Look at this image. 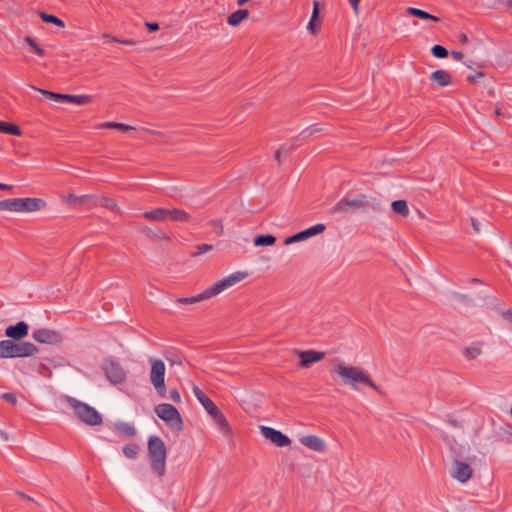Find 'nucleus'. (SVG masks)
Returning <instances> with one entry per match:
<instances>
[{
    "label": "nucleus",
    "instance_id": "nucleus-26",
    "mask_svg": "<svg viewBox=\"0 0 512 512\" xmlns=\"http://www.w3.org/2000/svg\"><path fill=\"white\" fill-rule=\"evenodd\" d=\"M482 352V342L472 343L469 347L465 348L463 351L464 356L468 360H473L477 358Z\"/></svg>",
    "mask_w": 512,
    "mask_h": 512
},
{
    "label": "nucleus",
    "instance_id": "nucleus-9",
    "mask_svg": "<svg viewBox=\"0 0 512 512\" xmlns=\"http://www.w3.org/2000/svg\"><path fill=\"white\" fill-rule=\"evenodd\" d=\"M247 273L246 272H241V271H237V272H234L232 274H230L229 276L217 281L216 283H214L210 288H211V293L215 295L221 293L223 290L241 282L242 280H244L246 277H247Z\"/></svg>",
    "mask_w": 512,
    "mask_h": 512
},
{
    "label": "nucleus",
    "instance_id": "nucleus-61",
    "mask_svg": "<svg viewBox=\"0 0 512 512\" xmlns=\"http://www.w3.org/2000/svg\"><path fill=\"white\" fill-rule=\"evenodd\" d=\"M0 436H2L4 438V440L8 439V437L2 431H0Z\"/></svg>",
    "mask_w": 512,
    "mask_h": 512
},
{
    "label": "nucleus",
    "instance_id": "nucleus-42",
    "mask_svg": "<svg viewBox=\"0 0 512 512\" xmlns=\"http://www.w3.org/2000/svg\"><path fill=\"white\" fill-rule=\"evenodd\" d=\"M165 358L167 361H169L170 363L172 364H176V365H181L182 364V359L179 355H177L176 353H165Z\"/></svg>",
    "mask_w": 512,
    "mask_h": 512
},
{
    "label": "nucleus",
    "instance_id": "nucleus-64",
    "mask_svg": "<svg viewBox=\"0 0 512 512\" xmlns=\"http://www.w3.org/2000/svg\"><path fill=\"white\" fill-rule=\"evenodd\" d=\"M509 5L512 7V0L509 1Z\"/></svg>",
    "mask_w": 512,
    "mask_h": 512
},
{
    "label": "nucleus",
    "instance_id": "nucleus-22",
    "mask_svg": "<svg viewBox=\"0 0 512 512\" xmlns=\"http://www.w3.org/2000/svg\"><path fill=\"white\" fill-rule=\"evenodd\" d=\"M248 17L249 11L247 9H239L234 11L227 17V24L232 27H236Z\"/></svg>",
    "mask_w": 512,
    "mask_h": 512
},
{
    "label": "nucleus",
    "instance_id": "nucleus-28",
    "mask_svg": "<svg viewBox=\"0 0 512 512\" xmlns=\"http://www.w3.org/2000/svg\"><path fill=\"white\" fill-rule=\"evenodd\" d=\"M391 209L395 214H398L402 217H407L409 215V208L405 200L393 201L391 203Z\"/></svg>",
    "mask_w": 512,
    "mask_h": 512
},
{
    "label": "nucleus",
    "instance_id": "nucleus-1",
    "mask_svg": "<svg viewBox=\"0 0 512 512\" xmlns=\"http://www.w3.org/2000/svg\"><path fill=\"white\" fill-rule=\"evenodd\" d=\"M334 371L342 378L345 384L351 385L356 389V384H364L371 387L379 394H383L382 390L372 380L370 375L362 368L357 366H346L340 363L335 366Z\"/></svg>",
    "mask_w": 512,
    "mask_h": 512
},
{
    "label": "nucleus",
    "instance_id": "nucleus-17",
    "mask_svg": "<svg viewBox=\"0 0 512 512\" xmlns=\"http://www.w3.org/2000/svg\"><path fill=\"white\" fill-rule=\"evenodd\" d=\"M193 393L198 401L203 405L209 415L215 413L218 407L199 387L194 386Z\"/></svg>",
    "mask_w": 512,
    "mask_h": 512
},
{
    "label": "nucleus",
    "instance_id": "nucleus-27",
    "mask_svg": "<svg viewBox=\"0 0 512 512\" xmlns=\"http://www.w3.org/2000/svg\"><path fill=\"white\" fill-rule=\"evenodd\" d=\"M0 211L19 212V198L0 200Z\"/></svg>",
    "mask_w": 512,
    "mask_h": 512
},
{
    "label": "nucleus",
    "instance_id": "nucleus-3",
    "mask_svg": "<svg viewBox=\"0 0 512 512\" xmlns=\"http://www.w3.org/2000/svg\"><path fill=\"white\" fill-rule=\"evenodd\" d=\"M66 401L73 408L78 419L86 425L97 426L102 424L101 414L92 406L70 396H66Z\"/></svg>",
    "mask_w": 512,
    "mask_h": 512
},
{
    "label": "nucleus",
    "instance_id": "nucleus-40",
    "mask_svg": "<svg viewBox=\"0 0 512 512\" xmlns=\"http://www.w3.org/2000/svg\"><path fill=\"white\" fill-rule=\"evenodd\" d=\"M25 42L34 50V52L37 55H39L41 57L44 56V54H45L44 49L42 47H40L33 38L27 36L25 38Z\"/></svg>",
    "mask_w": 512,
    "mask_h": 512
},
{
    "label": "nucleus",
    "instance_id": "nucleus-36",
    "mask_svg": "<svg viewBox=\"0 0 512 512\" xmlns=\"http://www.w3.org/2000/svg\"><path fill=\"white\" fill-rule=\"evenodd\" d=\"M33 89L39 91L42 95H44L49 100H53V101L61 102V103L65 102L66 94L56 93V92H52V91H48V90H44V89H38L35 87H33Z\"/></svg>",
    "mask_w": 512,
    "mask_h": 512
},
{
    "label": "nucleus",
    "instance_id": "nucleus-39",
    "mask_svg": "<svg viewBox=\"0 0 512 512\" xmlns=\"http://www.w3.org/2000/svg\"><path fill=\"white\" fill-rule=\"evenodd\" d=\"M407 13L411 16H414V17H417V18H420V19H424V20H427L428 17H429V13L424 11V10H421L419 8H414V7H408L407 8Z\"/></svg>",
    "mask_w": 512,
    "mask_h": 512
},
{
    "label": "nucleus",
    "instance_id": "nucleus-38",
    "mask_svg": "<svg viewBox=\"0 0 512 512\" xmlns=\"http://www.w3.org/2000/svg\"><path fill=\"white\" fill-rule=\"evenodd\" d=\"M431 53L435 58L443 59L448 56V50L442 45H434L431 48Z\"/></svg>",
    "mask_w": 512,
    "mask_h": 512
},
{
    "label": "nucleus",
    "instance_id": "nucleus-57",
    "mask_svg": "<svg viewBox=\"0 0 512 512\" xmlns=\"http://www.w3.org/2000/svg\"><path fill=\"white\" fill-rule=\"evenodd\" d=\"M12 189V186L11 185H8V184H4V183H0V190H11Z\"/></svg>",
    "mask_w": 512,
    "mask_h": 512
},
{
    "label": "nucleus",
    "instance_id": "nucleus-58",
    "mask_svg": "<svg viewBox=\"0 0 512 512\" xmlns=\"http://www.w3.org/2000/svg\"><path fill=\"white\" fill-rule=\"evenodd\" d=\"M427 20H432V21H434V22H439V21H440V18H439V17H437V16H435V15H432V14H430V13H429V17H428V19H427Z\"/></svg>",
    "mask_w": 512,
    "mask_h": 512
},
{
    "label": "nucleus",
    "instance_id": "nucleus-50",
    "mask_svg": "<svg viewBox=\"0 0 512 512\" xmlns=\"http://www.w3.org/2000/svg\"><path fill=\"white\" fill-rule=\"evenodd\" d=\"M484 74L482 72L477 73L476 75H469L467 77V81L470 83H474L478 78L483 77Z\"/></svg>",
    "mask_w": 512,
    "mask_h": 512
},
{
    "label": "nucleus",
    "instance_id": "nucleus-44",
    "mask_svg": "<svg viewBox=\"0 0 512 512\" xmlns=\"http://www.w3.org/2000/svg\"><path fill=\"white\" fill-rule=\"evenodd\" d=\"M290 152L289 148L280 147L277 149L274 153V159L277 161V163L280 165L282 163L281 161V155L284 153L287 155Z\"/></svg>",
    "mask_w": 512,
    "mask_h": 512
},
{
    "label": "nucleus",
    "instance_id": "nucleus-6",
    "mask_svg": "<svg viewBox=\"0 0 512 512\" xmlns=\"http://www.w3.org/2000/svg\"><path fill=\"white\" fill-rule=\"evenodd\" d=\"M155 413L170 428L176 431H182L183 421L177 408L169 403H161L155 407Z\"/></svg>",
    "mask_w": 512,
    "mask_h": 512
},
{
    "label": "nucleus",
    "instance_id": "nucleus-32",
    "mask_svg": "<svg viewBox=\"0 0 512 512\" xmlns=\"http://www.w3.org/2000/svg\"><path fill=\"white\" fill-rule=\"evenodd\" d=\"M168 212V218H170L173 221L186 223L190 219V215L184 210L172 209L168 210Z\"/></svg>",
    "mask_w": 512,
    "mask_h": 512
},
{
    "label": "nucleus",
    "instance_id": "nucleus-48",
    "mask_svg": "<svg viewBox=\"0 0 512 512\" xmlns=\"http://www.w3.org/2000/svg\"><path fill=\"white\" fill-rule=\"evenodd\" d=\"M102 201H103V206L106 207V208L114 210L117 207L116 202L114 200H112V199L103 198Z\"/></svg>",
    "mask_w": 512,
    "mask_h": 512
},
{
    "label": "nucleus",
    "instance_id": "nucleus-52",
    "mask_svg": "<svg viewBox=\"0 0 512 512\" xmlns=\"http://www.w3.org/2000/svg\"><path fill=\"white\" fill-rule=\"evenodd\" d=\"M451 55L456 60H462L464 57V54L460 51H452Z\"/></svg>",
    "mask_w": 512,
    "mask_h": 512
},
{
    "label": "nucleus",
    "instance_id": "nucleus-24",
    "mask_svg": "<svg viewBox=\"0 0 512 512\" xmlns=\"http://www.w3.org/2000/svg\"><path fill=\"white\" fill-rule=\"evenodd\" d=\"M89 199H94V196L93 195H87V194L86 195L77 196V195H75L73 193H69L67 195V198H66L65 202L69 206L75 208V207L84 205Z\"/></svg>",
    "mask_w": 512,
    "mask_h": 512
},
{
    "label": "nucleus",
    "instance_id": "nucleus-43",
    "mask_svg": "<svg viewBox=\"0 0 512 512\" xmlns=\"http://www.w3.org/2000/svg\"><path fill=\"white\" fill-rule=\"evenodd\" d=\"M1 398L10 403L11 405H16L17 404V397L14 393H11V392H5V393H2L1 394Z\"/></svg>",
    "mask_w": 512,
    "mask_h": 512
},
{
    "label": "nucleus",
    "instance_id": "nucleus-41",
    "mask_svg": "<svg viewBox=\"0 0 512 512\" xmlns=\"http://www.w3.org/2000/svg\"><path fill=\"white\" fill-rule=\"evenodd\" d=\"M103 38L107 39L109 41L117 42V43H120V44H123V45H127V46H132V45L136 44V41L133 40V39H118V38H116L114 36H111L109 34H104Z\"/></svg>",
    "mask_w": 512,
    "mask_h": 512
},
{
    "label": "nucleus",
    "instance_id": "nucleus-47",
    "mask_svg": "<svg viewBox=\"0 0 512 512\" xmlns=\"http://www.w3.org/2000/svg\"><path fill=\"white\" fill-rule=\"evenodd\" d=\"M210 225L212 227L218 229L217 230V234L218 235H222L223 234V225H222V221L221 220H218V219L212 220V221H210Z\"/></svg>",
    "mask_w": 512,
    "mask_h": 512
},
{
    "label": "nucleus",
    "instance_id": "nucleus-45",
    "mask_svg": "<svg viewBox=\"0 0 512 512\" xmlns=\"http://www.w3.org/2000/svg\"><path fill=\"white\" fill-rule=\"evenodd\" d=\"M212 248H213V246L210 245V244H200V245H197L196 246L197 252L193 253V255L194 256L201 255V254L211 250Z\"/></svg>",
    "mask_w": 512,
    "mask_h": 512
},
{
    "label": "nucleus",
    "instance_id": "nucleus-37",
    "mask_svg": "<svg viewBox=\"0 0 512 512\" xmlns=\"http://www.w3.org/2000/svg\"><path fill=\"white\" fill-rule=\"evenodd\" d=\"M139 453V446L135 443L126 444L123 447V454L129 459H135Z\"/></svg>",
    "mask_w": 512,
    "mask_h": 512
},
{
    "label": "nucleus",
    "instance_id": "nucleus-7",
    "mask_svg": "<svg viewBox=\"0 0 512 512\" xmlns=\"http://www.w3.org/2000/svg\"><path fill=\"white\" fill-rule=\"evenodd\" d=\"M150 381L159 397H166L165 364L160 359L151 358Z\"/></svg>",
    "mask_w": 512,
    "mask_h": 512
},
{
    "label": "nucleus",
    "instance_id": "nucleus-19",
    "mask_svg": "<svg viewBox=\"0 0 512 512\" xmlns=\"http://www.w3.org/2000/svg\"><path fill=\"white\" fill-rule=\"evenodd\" d=\"M430 81L436 83L440 87H446L451 84V74L443 69L436 70L430 74Z\"/></svg>",
    "mask_w": 512,
    "mask_h": 512
},
{
    "label": "nucleus",
    "instance_id": "nucleus-21",
    "mask_svg": "<svg viewBox=\"0 0 512 512\" xmlns=\"http://www.w3.org/2000/svg\"><path fill=\"white\" fill-rule=\"evenodd\" d=\"M214 294L211 293V288H207L206 290H204L202 293H199L195 296H191V297H183V298H178L176 300V303H179V304H194L196 302H199V301H202V300H205V299H209L211 297H213Z\"/></svg>",
    "mask_w": 512,
    "mask_h": 512
},
{
    "label": "nucleus",
    "instance_id": "nucleus-14",
    "mask_svg": "<svg viewBox=\"0 0 512 512\" xmlns=\"http://www.w3.org/2000/svg\"><path fill=\"white\" fill-rule=\"evenodd\" d=\"M46 206V201L42 198H19V212H36Z\"/></svg>",
    "mask_w": 512,
    "mask_h": 512
},
{
    "label": "nucleus",
    "instance_id": "nucleus-20",
    "mask_svg": "<svg viewBox=\"0 0 512 512\" xmlns=\"http://www.w3.org/2000/svg\"><path fill=\"white\" fill-rule=\"evenodd\" d=\"M215 423L218 425L219 430L225 435V436H231L232 430L231 427L226 419V417L223 415V413L219 410V408L215 411V413H212L210 415Z\"/></svg>",
    "mask_w": 512,
    "mask_h": 512
},
{
    "label": "nucleus",
    "instance_id": "nucleus-11",
    "mask_svg": "<svg viewBox=\"0 0 512 512\" xmlns=\"http://www.w3.org/2000/svg\"><path fill=\"white\" fill-rule=\"evenodd\" d=\"M32 338L38 343L49 345L58 344L62 341V337L57 331L46 328L34 330Z\"/></svg>",
    "mask_w": 512,
    "mask_h": 512
},
{
    "label": "nucleus",
    "instance_id": "nucleus-25",
    "mask_svg": "<svg viewBox=\"0 0 512 512\" xmlns=\"http://www.w3.org/2000/svg\"><path fill=\"white\" fill-rule=\"evenodd\" d=\"M319 16V4L318 2L313 3V11L311 19L307 25V30L310 31L312 34H316L318 27L320 26V20L318 18Z\"/></svg>",
    "mask_w": 512,
    "mask_h": 512
},
{
    "label": "nucleus",
    "instance_id": "nucleus-51",
    "mask_svg": "<svg viewBox=\"0 0 512 512\" xmlns=\"http://www.w3.org/2000/svg\"><path fill=\"white\" fill-rule=\"evenodd\" d=\"M355 13H358L360 0H348Z\"/></svg>",
    "mask_w": 512,
    "mask_h": 512
},
{
    "label": "nucleus",
    "instance_id": "nucleus-60",
    "mask_svg": "<svg viewBox=\"0 0 512 512\" xmlns=\"http://www.w3.org/2000/svg\"><path fill=\"white\" fill-rule=\"evenodd\" d=\"M23 498L25 499H28V500H31V498L27 495H25L24 493H19Z\"/></svg>",
    "mask_w": 512,
    "mask_h": 512
},
{
    "label": "nucleus",
    "instance_id": "nucleus-5",
    "mask_svg": "<svg viewBox=\"0 0 512 512\" xmlns=\"http://www.w3.org/2000/svg\"><path fill=\"white\" fill-rule=\"evenodd\" d=\"M370 206V201L365 194H357L353 199L343 197L329 210V214H347L358 210H365Z\"/></svg>",
    "mask_w": 512,
    "mask_h": 512
},
{
    "label": "nucleus",
    "instance_id": "nucleus-56",
    "mask_svg": "<svg viewBox=\"0 0 512 512\" xmlns=\"http://www.w3.org/2000/svg\"><path fill=\"white\" fill-rule=\"evenodd\" d=\"M459 41H460L461 43H466V42H468V37H467V35H466L465 33H462V34L459 36Z\"/></svg>",
    "mask_w": 512,
    "mask_h": 512
},
{
    "label": "nucleus",
    "instance_id": "nucleus-53",
    "mask_svg": "<svg viewBox=\"0 0 512 512\" xmlns=\"http://www.w3.org/2000/svg\"><path fill=\"white\" fill-rule=\"evenodd\" d=\"M504 317L505 319L512 324V309H509L507 310L505 313H504Z\"/></svg>",
    "mask_w": 512,
    "mask_h": 512
},
{
    "label": "nucleus",
    "instance_id": "nucleus-23",
    "mask_svg": "<svg viewBox=\"0 0 512 512\" xmlns=\"http://www.w3.org/2000/svg\"><path fill=\"white\" fill-rule=\"evenodd\" d=\"M168 209L156 208L153 210L145 211L143 216L150 221H164L168 218Z\"/></svg>",
    "mask_w": 512,
    "mask_h": 512
},
{
    "label": "nucleus",
    "instance_id": "nucleus-55",
    "mask_svg": "<svg viewBox=\"0 0 512 512\" xmlns=\"http://www.w3.org/2000/svg\"><path fill=\"white\" fill-rule=\"evenodd\" d=\"M322 129L321 128H318L316 126H313L309 129V132H308V136H311L312 134L316 133V132H320Z\"/></svg>",
    "mask_w": 512,
    "mask_h": 512
},
{
    "label": "nucleus",
    "instance_id": "nucleus-46",
    "mask_svg": "<svg viewBox=\"0 0 512 512\" xmlns=\"http://www.w3.org/2000/svg\"><path fill=\"white\" fill-rule=\"evenodd\" d=\"M169 398L172 401L176 402V403H180L181 402V396H180V393H179L177 388H173V389L170 390Z\"/></svg>",
    "mask_w": 512,
    "mask_h": 512
},
{
    "label": "nucleus",
    "instance_id": "nucleus-29",
    "mask_svg": "<svg viewBox=\"0 0 512 512\" xmlns=\"http://www.w3.org/2000/svg\"><path fill=\"white\" fill-rule=\"evenodd\" d=\"M92 101L91 95H73L66 94L65 102L73 103L76 105H85Z\"/></svg>",
    "mask_w": 512,
    "mask_h": 512
},
{
    "label": "nucleus",
    "instance_id": "nucleus-62",
    "mask_svg": "<svg viewBox=\"0 0 512 512\" xmlns=\"http://www.w3.org/2000/svg\"><path fill=\"white\" fill-rule=\"evenodd\" d=\"M471 281H472L473 283H478V282H479V280H478V279H476V278H473Z\"/></svg>",
    "mask_w": 512,
    "mask_h": 512
},
{
    "label": "nucleus",
    "instance_id": "nucleus-31",
    "mask_svg": "<svg viewBox=\"0 0 512 512\" xmlns=\"http://www.w3.org/2000/svg\"><path fill=\"white\" fill-rule=\"evenodd\" d=\"M0 133H5L13 136H20L21 129L18 125L14 123L0 121Z\"/></svg>",
    "mask_w": 512,
    "mask_h": 512
},
{
    "label": "nucleus",
    "instance_id": "nucleus-30",
    "mask_svg": "<svg viewBox=\"0 0 512 512\" xmlns=\"http://www.w3.org/2000/svg\"><path fill=\"white\" fill-rule=\"evenodd\" d=\"M116 430L123 434L125 437L132 438L136 435V429L133 425L125 422H118L115 424Z\"/></svg>",
    "mask_w": 512,
    "mask_h": 512
},
{
    "label": "nucleus",
    "instance_id": "nucleus-49",
    "mask_svg": "<svg viewBox=\"0 0 512 512\" xmlns=\"http://www.w3.org/2000/svg\"><path fill=\"white\" fill-rule=\"evenodd\" d=\"M145 26L147 27L149 32H155L159 29V24L156 22H146Z\"/></svg>",
    "mask_w": 512,
    "mask_h": 512
},
{
    "label": "nucleus",
    "instance_id": "nucleus-63",
    "mask_svg": "<svg viewBox=\"0 0 512 512\" xmlns=\"http://www.w3.org/2000/svg\"><path fill=\"white\" fill-rule=\"evenodd\" d=\"M508 435L512 438V428L511 431H509Z\"/></svg>",
    "mask_w": 512,
    "mask_h": 512
},
{
    "label": "nucleus",
    "instance_id": "nucleus-4",
    "mask_svg": "<svg viewBox=\"0 0 512 512\" xmlns=\"http://www.w3.org/2000/svg\"><path fill=\"white\" fill-rule=\"evenodd\" d=\"M36 352H38V348L30 342L0 341V358L28 357Z\"/></svg>",
    "mask_w": 512,
    "mask_h": 512
},
{
    "label": "nucleus",
    "instance_id": "nucleus-59",
    "mask_svg": "<svg viewBox=\"0 0 512 512\" xmlns=\"http://www.w3.org/2000/svg\"><path fill=\"white\" fill-rule=\"evenodd\" d=\"M143 231L147 233V235H150L151 230L148 227H144Z\"/></svg>",
    "mask_w": 512,
    "mask_h": 512
},
{
    "label": "nucleus",
    "instance_id": "nucleus-33",
    "mask_svg": "<svg viewBox=\"0 0 512 512\" xmlns=\"http://www.w3.org/2000/svg\"><path fill=\"white\" fill-rule=\"evenodd\" d=\"M39 17L45 23L54 24V25H56V26H58L60 28H64L65 27L64 21L62 19L58 18L57 16L53 15V14H48L46 12L40 11L39 12Z\"/></svg>",
    "mask_w": 512,
    "mask_h": 512
},
{
    "label": "nucleus",
    "instance_id": "nucleus-35",
    "mask_svg": "<svg viewBox=\"0 0 512 512\" xmlns=\"http://www.w3.org/2000/svg\"><path fill=\"white\" fill-rule=\"evenodd\" d=\"M276 242V237L269 234H261L254 238L255 246H271Z\"/></svg>",
    "mask_w": 512,
    "mask_h": 512
},
{
    "label": "nucleus",
    "instance_id": "nucleus-12",
    "mask_svg": "<svg viewBox=\"0 0 512 512\" xmlns=\"http://www.w3.org/2000/svg\"><path fill=\"white\" fill-rule=\"evenodd\" d=\"M326 229V226L322 223H318L314 226H311L303 231H300L292 236H289L285 239L284 244L289 245L295 242L306 240L312 236L318 235L322 232H324Z\"/></svg>",
    "mask_w": 512,
    "mask_h": 512
},
{
    "label": "nucleus",
    "instance_id": "nucleus-13",
    "mask_svg": "<svg viewBox=\"0 0 512 512\" xmlns=\"http://www.w3.org/2000/svg\"><path fill=\"white\" fill-rule=\"evenodd\" d=\"M473 476V469L465 462L456 460L454 463L452 477L461 483H466Z\"/></svg>",
    "mask_w": 512,
    "mask_h": 512
},
{
    "label": "nucleus",
    "instance_id": "nucleus-10",
    "mask_svg": "<svg viewBox=\"0 0 512 512\" xmlns=\"http://www.w3.org/2000/svg\"><path fill=\"white\" fill-rule=\"evenodd\" d=\"M260 431L266 439L270 440L277 447H285L291 444V440L287 435L274 428L260 426Z\"/></svg>",
    "mask_w": 512,
    "mask_h": 512
},
{
    "label": "nucleus",
    "instance_id": "nucleus-16",
    "mask_svg": "<svg viewBox=\"0 0 512 512\" xmlns=\"http://www.w3.org/2000/svg\"><path fill=\"white\" fill-rule=\"evenodd\" d=\"M28 324L24 321H20L15 325H10L5 330V335L13 340H21L28 334Z\"/></svg>",
    "mask_w": 512,
    "mask_h": 512
},
{
    "label": "nucleus",
    "instance_id": "nucleus-54",
    "mask_svg": "<svg viewBox=\"0 0 512 512\" xmlns=\"http://www.w3.org/2000/svg\"><path fill=\"white\" fill-rule=\"evenodd\" d=\"M470 221H471V225H472L474 231L479 233L480 229H479V225H478L477 221L473 218H471Z\"/></svg>",
    "mask_w": 512,
    "mask_h": 512
},
{
    "label": "nucleus",
    "instance_id": "nucleus-15",
    "mask_svg": "<svg viewBox=\"0 0 512 512\" xmlns=\"http://www.w3.org/2000/svg\"><path fill=\"white\" fill-rule=\"evenodd\" d=\"M297 355L300 359L299 366L303 368H307L313 363L321 361L325 357L324 352L314 350L297 351Z\"/></svg>",
    "mask_w": 512,
    "mask_h": 512
},
{
    "label": "nucleus",
    "instance_id": "nucleus-8",
    "mask_svg": "<svg viewBox=\"0 0 512 512\" xmlns=\"http://www.w3.org/2000/svg\"><path fill=\"white\" fill-rule=\"evenodd\" d=\"M102 369L107 379L113 384H122L126 381V371L119 362L112 358H106L103 361Z\"/></svg>",
    "mask_w": 512,
    "mask_h": 512
},
{
    "label": "nucleus",
    "instance_id": "nucleus-18",
    "mask_svg": "<svg viewBox=\"0 0 512 512\" xmlns=\"http://www.w3.org/2000/svg\"><path fill=\"white\" fill-rule=\"evenodd\" d=\"M300 443L313 451L321 452L325 449L324 441L315 435H307L300 438Z\"/></svg>",
    "mask_w": 512,
    "mask_h": 512
},
{
    "label": "nucleus",
    "instance_id": "nucleus-2",
    "mask_svg": "<svg viewBox=\"0 0 512 512\" xmlns=\"http://www.w3.org/2000/svg\"><path fill=\"white\" fill-rule=\"evenodd\" d=\"M147 450L151 469L157 476L163 477L166 471L167 456V448L164 441L159 436H150L147 443Z\"/></svg>",
    "mask_w": 512,
    "mask_h": 512
},
{
    "label": "nucleus",
    "instance_id": "nucleus-34",
    "mask_svg": "<svg viewBox=\"0 0 512 512\" xmlns=\"http://www.w3.org/2000/svg\"><path fill=\"white\" fill-rule=\"evenodd\" d=\"M99 128L104 129H117L120 131H132L135 130V127L130 126L128 124L119 123V122H104L99 125Z\"/></svg>",
    "mask_w": 512,
    "mask_h": 512
}]
</instances>
